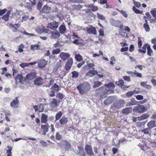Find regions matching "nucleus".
I'll list each match as a JSON object with an SVG mask.
<instances>
[{
	"instance_id": "15",
	"label": "nucleus",
	"mask_w": 156,
	"mask_h": 156,
	"mask_svg": "<svg viewBox=\"0 0 156 156\" xmlns=\"http://www.w3.org/2000/svg\"><path fill=\"white\" fill-rule=\"evenodd\" d=\"M47 63V62L44 59H41L39 60L38 62V66L39 68H44Z\"/></svg>"
},
{
	"instance_id": "6",
	"label": "nucleus",
	"mask_w": 156,
	"mask_h": 156,
	"mask_svg": "<svg viewBox=\"0 0 156 156\" xmlns=\"http://www.w3.org/2000/svg\"><path fill=\"white\" fill-rule=\"evenodd\" d=\"M149 115L147 114H144L141 115L136 117L133 118V121L136 122L137 120L140 121L143 120L149 117Z\"/></svg>"
},
{
	"instance_id": "1",
	"label": "nucleus",
	"mask_w": 156,
	"mask_h": 156,
	"mask_svg": "<svg viewBox=\"0 0 156 156\" xmlns=\"http://www.w3.org/2000/svg\"><path fill=\"white\" fill-rule=\"evenodd\" d=\"M58 5V4L50 2L47 4L43 7L41 12L45 13H48L52 9L51 7L53 8V7L55 6L56 7V8L55 9H53V10L56 11L57 9V6Z\"/></svg>"
},
{
	"instance_id": "17",
	"label": "nucleus",
	"mask_w": 156,
	"mask_h": 156,
	"mask_svg": "<svg viewBox=\"0 0 156 156\" xmlns=\"http://www.w3.org/2000/svg\"><path fill=\"white\" fill-rule=\"evenodd\" d=\"M19 101L17 98H16L15 99L13 100L10 104L11 106L13 108H16L18 107Z\"/></svg>"
},
{
	"instance_id": "24",
	"label": "nucleus",
	"mask_w": 156,
	"mask_h": 156,
	"mask_svg": "<svg viewBox=\"0 0 156 156\" xmlns=\"http://www.w3.org/2000/svg\"><path fill=\"white\" fill-rule=\"evenodd\" d=\"M48 116L44 114L43 113L41 115V122L43 123L46 122L48 121Z\"/></svg>"
},
{
	"instance_id": "61",
	"label": "nucleus",
	"mask_w": 156,
	"mask_h": 156,
	"mask_svg": "<svg viewBox=\"0 0 156 156\" xmlns=\"http://www.w3.org/2000/svg\"><path fill=\"white\" fill-rule=\"evenodd\" d=\"M124 80L127 82H130L131 80L130 77L129 76H124L123 77Z\"/></svg>"
},
{
	"instance_id": "16",
	"label": "nucleus",
	"mask_w": 156,
	"mask_h": 156,
	"mask_svg": "<svg viewBox=\"0 0 156 156\" xmlns=\"http://www.w3.org/2000/svg\"><path fill=\"white\" fill-rule=\"evenodd\" d=\"M43 79L41 77L37 78L34 81V84L36 85H40L42 84Z\"/></svg>"
},
{
	"instance_id": "19",
	"label": "nucleus",
	"mask_w": 156,
	"mask_h": 156,
	"mask_svg": "<svg viewBox=\"0 0 156 156\" xmlns=\"http://www.w3.org/2000/svg\"><path fill=\"white\" fill-rule=\"evenodd\" d=\"M23 80V77L22 75L20 74H18L15 78L16 83L19 82L20 83H22Z\"/></svg>"
},
{
	"instance_id": "12",
	"label": "nucleus",
	"mask_w": 156,
	"mask_h": 156,
	"mask_svg": "<svg viewBox=\"0 0 156 156\" xmlns=\"http://www.w3.org/2000/svg\"><path fill=\"white\" fill-rule=\"evenodd\" d=\"M50 106L51 109L53 110L54 109L57 107L58 104L56 99H53L52 101L49 104Z\"/></svg>"
},
{
	"instance_id": "14",
	"label": "nucleus",
	"mask_w": 156,
	"mask_h": 156,
	"mask_svg": "<svg viewBox=\"0 0 156 156\" xmlns=\"http://www.w3.org/2000/svg\"><path fill=\"white\" fill-rule=\"evenodd\" d=\"M77 147L79 150V151L77 152L76 154L79 156H85L86 154L84 152L83 147L80 146H78Z\"/></svg>"
},
{
	"instance_id": "63",
	"label": "nucleus",
	"mask_w": 156,
	"mask_h": 156,
	"mask_svg": "<svg viewBox=\"0 0 156 156\" xmlns=\"http://www.w3.org/2000/svg\"><path fill=\"white\" fill-rule=\"evenodd\" d=\"M133 11L136 13H139L140 11L136 8L135 6H133Z\"/></svg>"
},
{
	"instance_id": "62",
	"label": "nucleus",
	"mask_w": 156,
	"mask_h": 156,
	"mask_svg": "<svg viewBox=\"0 0 156 156\" xmlns=\"http://www.w3.org/2000/svg\"><path fill=\"white\" fill-rule=\"evenodd\" d=\"M7 11V9H4L0 10V16H2Z\"/></svg>"
},
{
	"instance_id": "18",
	"label": "nucleus",
	"mask_w": 156,
	"mask_h": 156,
	"mask_svg": "<svg viewBox=\"0 0 156 156\" xmlns=\"http://www.w3.org/2000/svg\"><path fill=\"white\" fill-rule=\"evenodd\" d=\"M41 128L43 131V132H40V133L42 135H45L46 133L48 131V128L47 126L46 125H41Z\"/></svg>"
},
{
	"instance_id": "8",
	"label": "nucleus",
	"mask_w": 156,
	"mask_h": 156,
	"mask_svg": "<svg viewBox=\"0 0 156 156\" xmlns=\"http://www.w3.org/2000/svg\"><path fill=\"white\" fill-rule=\"evenodd\" d=\"M70 56V55L67 53L62 52L59 55L60 58L63 60H66Z\"/></svg>"
},
{
	"instance_id": "47",
	"label": "nucleus",
	"mask_w": 156,
	"mask_h": 156,
	"mask_svg": "<svg viewBox=\"0 0 156 156\" xmlns=\"http://www.w3.org/2000/svg\"><path fill=\"white\" fill-rule=\"evenodd\" d=\"M64 95L60 93H58L57 94L56 97L59 99L62 100L64 97Z\"/></svg>"
},
{
	"instance_id": "26",
	"label": "nucleus",
	"mask_w": 156,
	"mask_h": 156,
	"mask_svg": "<svg viewBox=\"0 0 156 156\" xmlns=\"http://www.w3.org/2000/svg\"><path fill=\"white\" fill-rule=\"evenodd\" d=\"M59 30L61 34H64L66 30L65 26L63 25H61L59 28Z\"/></svg>"
},
{
	"instance_id": "9",
	"label": "nucleus",
	"mask_w": 156,
	"mask_h": 156,
	"mask_svg": "<svg viewBox=\"0 0 156 156\" xmlns=\"http://www.w3.org/2000/svg\"><path fill=\"white\" fill-rule=\"evenodd\" d=\"M60 144L65 149H68L70 147L71 145L67 141L62 140L60 142Z\"/></svg>"
},
{
	"instance_id": "30",
	"label": "nucleus",
	"mask_w": 156,
	"mask_h": 156,
	"mask_svg": "<svg viewBox=\"0 0 156 156\" xmlns=\"http://www.w3.org/2000/svg\"><path fill=\"white\" fill-rule=\"evenodd\" d=\"M138 92L134 90L133 91H129L127 92L126 94V95L127 97H130L132 96L134 94H138Z\"/></svg>"
},
{
	"instance_id": "22",
	"label": "nucleus",
	"mask_w": 156,
	"mask_h": 156,
	"mask_svg": "<svg viewBox=\"0 0 156 156\" xmlns=\"http://www.w3.org/2000/svg\"><path fill=\"white\" fill-rule=\"evenodd\" d=\"M147 126L148 127L151 129L156 126L155 122L154 120H151L148 123Z\"/></svg>"
},
{
	"instance_id": "28",
	"label": "nucleus",
	"mask_w": 156,
	"mask_h": 156,
	"mask_svg": "<svg viewBox=\"0 0 156 156\" xmlns=\"http://www.w3.org/2000/svg\"><path fill=\"white\" fill-rule=\"evenodd\" d=\"M141 86L147 89H151V87L150 85L147 84L145 82H143L140 83Z\"/></svg>"
},
{
	"instance_id": "48",
	"label": "nucleus",
	"mask_w": 156,
	"mask_h": 156,
	"mask_svg": "<svg viewBox=\"0 0 156 156\" xmlns=\"http://www.w3.org/2000/svg\"><path fill=\"white\" fill-rule=\"evenodd\" d=\"M151 15L154 17H156V9H152L151 11Z\"/></svg>"
},
{
	"instance_id": "2",
	"label": "nucleus",
	"mask_w": 156,
	"mask_h": 156,
	"mask_svg": "<svg viewBox=\"0 0 156 156\" xmlns=\"http://www.w3.org/2000/svg\"><path fill=\"white\" fill-rule=\"evenodd\" d=\"M77 88L81 94L87 92L90 89V85L87 82H85L77 87Z\"/></svg>"
},
{
	"instance_id": "59",
	"label": "nucleus",
	"mask_w": 156,
	"mask_h": 156,
	"mask_svg": "<svg viewBox=\"0 0 156 156\" xmlns=\"http://www.w3.org/2000/svg\"><path fill=\"white\" fill-rule=\"evenodd\" d=\"M138 46L139 48H140L142 45V42L140 37H139L138 38Z\"/></svg>"
},
{
	"instance_id": "39",
	"label": "nucleus",
	"mask_w": 156,
	"mask_h": 156,
	"mask_svg": "<svg viewBox=\"0 0 156 156\" xmlns=\"http://www.w3.org/2000/svg\"><path fill=\"white\" fill-rule=\"evenodd\" d=\"M124 140H122L121 141H120V140H119V142L118 143H115L114 140H113V141L112 143V145L114 146H116L117 147H119L120 145V143L121 142V143H123V141Z\"/></svg>"
},
{
	"instance_id": "55",
	"label": "nucleus",
	"mask_w": 156,
	"mask_h": 156,
	"mask_svg": "<svg viewBox=\"0 0 156 156\" xmlns=\"http://www.w3.org/2000/svg\"><path fill=\"white\" fill-rule=\"evenodd\" d=\"M97 17L99 19L103 20L105 19V17L103 15H101L98 13H97Z\"/></svg>"
},
{
	"instance_id": "23",
	"label": "nucleus",
	"mask_w": 156,
	"mask_h": 156,
	"mask_svg": "<svg viewBox=\"0 0 156 156\" xmlns=\"http://www.w3.org/2000/svg\"><path fill=\"white\" fill-rule=\"evenodd\" d=\"M35 77V74L34 73H32L28 74L26 75V78L27 79L32 80Z\"/></svg>"
},
{
	"instance_id": "5",
	"label": "nucleus",
	"mask_w": 156,
	"mask_h": 156,
	"mask_svg": "<svg viewBox=\"0 0 156 156\" xmlns=\"http://www.w3.org/2000/svg\"><path fill=\"white\" fill-rule=\"evenodd\" d=\"M85 150L87 155L89 156H94L91 146L87 145L85 147Z\"/></svg>"
},
{
	"instance_id": "52",
	"label": "nucleus",
	"mask_w": 156,
	"mask_h": 156,
	"mask_svg": "<svg viewBox=\"0 0 156 156\" xmlns=\"http://www.w3.org/2000/svg\"><path fill=\"white\" fill-rule=\"evenodd\" d=\"M24 47V45L23 44H21L18 47V51L20 52H22L23 51V48Z\"/></svg>"
},
{
	"instance_id": "11",
	"label": "nucleus",
	"mask_w": 156,
	"mask_h": 156,
	"mask_svg": "<svg viewBox=\"0 0 156 156\" xmlns=\"http://www.w3.org/2000/svg\"><path fill=\"white\" fill-rule=\"evenodd\" d=\"M58 23L56 22H53L49 23L48 26V27L52 30H54L58 28Z\"/></svg>"
},
{
	"instance_id": "49",
	"label": "nucleus",
	"mask_w": 156,
	"mask_h": 156,
	"mask_svg": "<svg viewBox=\"0 0 156 156\" xmlns=\"http://www.w3.org/2000/svg\"><path fill=\"white\" fill-rule=\"evenodd\" d=\"M60 51V49L58 48L53 50L52 53L53 55L57 54H58Z\"/></svg>"
},
{
	"instance_id": "56",
	"label": "nucleus",
	"mask_w": 156,
	"mask_h": 156,
	"mask_svg": "<svg viewBox=\"0 0 156 156\" xmlns=\"http://www.w3.org/2000/svg\"><path fill=\"white\" fill-rule=\"evenodd\" d=\"M7 147L8 149L6 151V153L7 154H11V151L12 147L9 146H8Z\"/></svg>"
},
{
	"instance_id": "42",
	"label": "nucleus",
	"mask_w": 156,
	"mask_h": 156,
	"mask_svg": "<svg viewBox=\"0 0 156 156\" xmlns=\"http://www.w3.org/2000/svg\"><path fill=\"white\" fill-rule=\"evenodd\" d=\"M101 84L102 83L101 82H100L98 81L94 83V85L93 86V87L95 88L96 87H99Z\"/></svg>"
},
{
	"instance_id": "53",
	"label": "nucleus",
	"mask_w": 156,
	"mask_h": 156,
	"mask_svg": "<svg viewBox=\"0 0 156 156\" xmlns=\"http://www.w3.org/2000/svg\"><path fill=\"white\" fill-rule=\"evenodd\" d=\"M135 97H136V99L138 100H142L143 99V97L142 95H135Z\"/></svg>"
},
{
	"instance_id": "34",
	"label": "nucleus",
	"mask_w": 156,
	"mask_h": 156,
	"mask_svg": "<svg viewBox=\"0 0 156 156\" xmlns=\"http://www.w3.org/2000/svg\"><path fill=\"white\" fill-rule=\"evenodd\" d=\"M112 101H113L112 98H109L105 100L104 103L106 105H108L111 103Z\"/></svg>"
},
{
	"instance_id": "10",
	"label": "nucleus",
	"mask_w": 156,
	"mask_h": 156,
	"mask_svg": "<svg viewBox=\"0 0 156 156\" xmlns=\"http://www.w3.org/2000/svg\"><path fill=\"white\" fill-rule=\"evenodd\" d=\"M73 64V60L72 58H70L67 62L65 66V69L66 70H69Z\"/></svg>"
},
{
	"instance_id": "51",
	"label": "nucleus",
	"mask_w": 156,
	"mask_h": 156,
	"mask_svg": "<svg viewBox=\"0 0 156 156\" xmlns=\"http://www.w3.org/2000/svg\"><path fill=\"white\" fill-rule=\"evenodd\" d=\"M72 73L73 74L72 77L73 78H77L79 75L78 73L75 71L73 72Z\"/></svg>"
},
{
	"instance_id": "35",
	"label": "nucleus",
	"mask_w": 156,
	"mask_h": 156,
	"mask_svg": "<svg viewBox=\"0 0 156 156\" xmlns=\"http://www.w3.org/2000/svg\"><path fill=\"white\" fill-rule=\"evenodd\" d=\"M88 6L91 9V10L93 11H96L98 9V7L97 6H95L93 4H90Z\"/></svg>"
},
{
	"instance_id": "58",
	"label": "nucleus",
	"mask_w": 156,
	"mask_h": 156,
	"mask_svg": "<svg viewBox=\"0 0 156 156\" xmlns=\"http://www.w3.org/2000/svg\"><path fill=\"white\" fill-rule=\"evenodd\" d=\"M22 22H23V21H26L29 18V16H27L26 15H23L22 17Z\"/></svg>"
},
{
	"instance_id": "27",
	"label": "nucleus",
	"mask_w": 156,
	"mask_h": 156,
	"mask_svg": "<svg viewBox=\"0 0 156 156\" xmlns=\"http://www.w3.org/2000/svg\"><path fill=\"white\" fill-rule=\"evenodd\" d=\"M132 110L131 107L127 108L122 109V112L123 113L127 114L130 113L131 112Z\"/></svg>"
},
{
	"instance_id": "43",
	"label": "nucleus",
	"mask_w": 156,
	"mask_h": 156,
	"mask_svg": "<svg viewBox=\"0 0 156 156\" xmlns=\"http://www.w3.org/2000/svg\"><path fill=\"white\" fill-rule=\"evenodd\" d=\"M147 54L149 56L151 55V54L152 52V50L151 48V47L149 45H148L147 46Z\"/></svg>"
},
{
	"instance_id": "50",
	"label": "nucleus",
	"mask_w": 156,
	"mask_h": 156,
	"mask_svg": "<svg viewBox=\"0 0 156 156\" xmlns=\"http://www.w3.org/2000/svg\"><path fill=\"white\" fill-rule=\"evenodd\" d=\"M29 63H23L21 64H20V66L23 68H24L25 67H27L29 66Z\"/></svg>"
},
{
	"instance_id": "21",
	"label": "nucleus",
	"mask_w": 156,
	"mask_h": 156,
	"mask_svg": "<svg viewBox=\"0 0 156 156\" xmlns=\"http://www.w3.org/2000/svg\"><path fill=\"white\" fill-rule=\"evenodd\" d=\"M51 34V37L54 39L58 38L60 36L59 33L58 31H53Z\"/></svg>"
},
{
	"instance_id": "46",
	"label": "nucleus",
	"mask_w": 156,
	"mask_h": 156,
	"mask_svg": "<svg viewBox=\"0 0 156 156\" xmlns=\"http://www.w3.org/2000/svg\"><path fill=\"white\" fill-rule=\"evenodd\" d=\"M75 58L77 61L79 62L80 61L82 60V57L79 54L76 55Z\"/></svg>"
},
{
	"instance_id": "45",
	"label": "nucleus",
	"mask_w": 156,
	"mask_h": 156,
	"mask_svg": "<svg viewBox=\"0 0 156 156\" xmlns=\"http://www.w3.org/2000/svg\"><path fill=\"white\" fill-rule=\"evenodd\" d=\"M74 9L77 10H79L82 8V6L80 4L74 5Z\"/></svg>"
},
{
	"instance_id": "3",
	"label": "nucleus",
	"mask_w": 156,
	"mask_h": 156,
	"mask_svg": "<svg viewBox=\"0 0 156 156\" xmlns=\"http://www.w3.org/2000/svg\"><path fill=\"white\" fill-rule=\"evenodd\" d=\"M49 29L45 28L43 26L37 27L36 29V31L40 34L43 32H44L45 33L49 34Z\"/></svg>"
},
{
	"instance_id": "33",
	"label": "nucleus",
	"mask_w": 156,
	"mask_h": 156,
	"mask_svg": "<svg viewBox=\"0 0 156 156\" xmlns=\"http://www.w3.org/2000/svg\"><path fill=\"white\" fill-rule=\"evenodd\" d=\"M87 65L90 68H91L94 66L93 61L92 60H88L87 62Z\"/></svg>"
},
{
	"instance_id": "36",
	"label": "nucleus",
	"mask_w": 156,
	"mask_h": 156,
	"mask_svg": "<svg viewBox=\"0 0 156 156\" xmlns=\"http://www.w3.org/2000/svg\"><path fill=\"white\" fill-rule=\"evenodd\" d=\"M62 115V113L61 112L59 111L58 113H57L55 115V120L56 121L57 120H58L60 119Z\"/></svg>"
},
{
	"instance_id": "40",
	"label": "nucleus",
	"mask_w": 156,
	"mask_h": 156,
	"mask_svg": "<svg viewBox=\"0 0 156 156\" xmlns=\"http://www.w3.org/2000/svg\"><path fill=\"white\" fill-rule=\"evenodd\" d=\"M61 62L62 61L61 60H60L59 62H57L56 65L54 69L55 70L57 71L58 70L61 66Z\"/></svg>"
},
{
	"instance_id": "13",
	"label": "nucleus",
	"mask_w": 156,
	"mask_h": 156,
	"mask_svg": "<svg viewBox=\"0 0 156 156\" xmlns=\"http://www.w3.org/2000/svg\"><path fill=\"white\" fill-rule=\"evenodd\" d=\"M87 33L89 34L94 35L97 34V31L95 27H91L89 28H87Z\"/></svg>"
},
{
	"instance_id": "44",
	"label": "nucleus",
	"mask_w": 156,
	"mask_h": 156,
	"mask_svg": "<svg viewBox=\"0 0 156 156\" xmlns=\"http://www.w3.org/2000/svg\"><path fill=\"white\" fill-rule=\"evenodd\" d=\"M143 27L146 31L148 32L150 31L149 27L147 23H144V24Z\"/></svg>"
},
{
	"instance_id": "4",
	"label": "nucleus",
	"mask_w": 156,
	"mask_h": 156,
	"mask_svg": "<svg viewBox=\"0 0 156 156\" xmlns=\"http://www.w3.org/2000/svg\"><path fill=\"white\" fill-rule=\"evenodd\" d=\"M133 110L138 113H143L147 110V108L144 105H140L135 107Z\"/></svg>"
},
{
	"instance_id": "57",
	"label": "nucleus",
	"mask_w": 156,
	"mask_h": 156,
	"mask_svg": "<svg viewBox=\"0 0 156 156\" xmlns=\"http://www.w3.org/2000/svg\"><path fill=\"white\" fill-rule=\"evenodd\" d=\"M69 1L74 3H81L83 2L82 0H69Z\"/></svg>"
},
{
	"instance_id": "20",
	"label": "nucleus",
	"mask_w": 156,
	"mask_h": 156,
	"mask_svg": "<svg viewBox=\"0 0 156 156\" xmlns=\"http://www.w3.org/2000/svg\"><path fill=\"white\" fill-rule=\"evenodd\" d=\"M97 74V71L95 70H90L86 74V76L92 77Z\"/></svg>"
},
{
	"instance_id": "29",
	"label": "nucleus",
	"mask_w": 156,
	"mask_h": 156,
	"mask_svg": "<svg viewBox=\"0 0 156 156\" xmlns=\"http://www.w3.org/2000/svg\"><path fill=\"white\" fill-rule=\"evenodd\" d=\"M151 129L148 127L142 130L141 132L144 133L145 134L150 135L151 133Z\"/></svg>"
},
{
	"instance_id": "31",
	"label": "nucleus",
	"mask_w": 156,
	"mask_h": 156,
	"mask_svg": "<svg viewBox=\"0 0 156 156\" xmlns=\"http://www.w3.org/2000/svg\"><path fill=\"white\" fill-rule=\"evenodd\" d=\"M55 93L58 92L59 90V86L56 84H55L51 89Z\"/></svg>"
},
{
	"instance_id": "41",
	"label": "nucleus",
	"mask_w": 156,
	"mask_h": 156,
	"mask_svg": "<svg viewBox=\"0 0 156 156\" xmlns=\"http://www.w3.org/2000/svg\"><path fill=\"white\" fill-rule=\"evenodd\" d=\"M48 93L51 97H53L55 96V93L51 89L48 90Z\"/></svg>"
},
{
	"instance_id": "25",
	"label": "nucleus",
	"mask_w": 156,
	"mask_h": 156,
	"mask_svg": "<svg viewBox=\"0 0 156 156\" xmlns=\"http://www.w3.org/2000/svg\"><path fill=\"white\" fill-rule=\"evenodd\" d=\"M10 12H11L10 10L8 11L2 17V19L4 20H5V21H8L9 18V16L10 13Z\"/></svg>"
},
{
	"instance_id": "37",
	"label": "nucleus",
	"mask_w": 156,
	"mask_h": 156,
	"mask_svg": "<svg viewBox=\"0 0 156 156\" xmlns=\"http://www.w3.org/2000/svg\"><path fill=\"white\" fill-rule=\"evenodd\" d=\"M59 122L61 125L66 124L67 122V120L65 118H62L60 120Z\"/></svg>"
},
{
	"instance_id": "7",
	"label": "nucleus",
	"mask_w": 156,
	"mask_h": 156,
	"mask_svg": "<svg viewBox=\"0 0 156 156\" xmlns=\"http://www.w3.org/2000/svg\"><path fill=\"white\" fill-rule=\"evenodd\" d=\"M45 105L41 104L39 105H34L33 106V108L34 109L35 112L38 111L39 112H43L44 108V105Z\"/></svg>"
},
{
	"instance_id": "54",
	"label": "nucleus",
	"mask_w": 156,
	"mask_h": 156,
	"mask_svg": "<svg viewBox=\"0 0 156 156\" xmlns=\"http://www.w3.org/2000/svg\"><path fill=\"white\" fill-rule=\"evenodd\" d=\"M134 76H135L137 77H139L141 78L142 77L141 74L138 72H137L136 70L134 71Z\"/></svg>"
},
{
	"instance_id": "64",
	"label": "nucleus",
	"mask_w": 156,
	"mask_h": 156,
	"mask_svg": "<svg viewBox=\"0 0 156 156\" xmlns=\"http://www.w3.org/2000/svg\"><path fill=\"white\" fill-rule=\"evenodd\" d=\"M128 47H125L122 48L120 49V51L121 52H123L125 51H128Z\"/></svg>"
},
{
	"instance_id": "60",
	"label": "nucleus",
	"mask_w": 156,
	"mask_h": 156,
	"mask_svg": "<svg viewBox=\"0 0 156 156\" xmlns=\"http://www.w3.org/2000/svg\"><path fill=\"white\" fill-rule=\"evenodd\" d=\"M56 139L58 140H59L61 139V136L59 133L57 132L56 135Z\"/></svg>"
},
{
	"instance_id": "32",
	"label": "nucleus",
	"mask_w": 156,
	"mask_h": 156,
	"mask_svg": "<svg viewBox=\"0 0 156 156\" xmlns=\"http://www.w3.org/2000/svg\"><path fill=\"white\" fill-rule=\"evenodd\" d=\"M105 85L108 88V89H109V90L114 89L115 87V85L114 84L112 83L105 84Z\"/></svg>"
},
{
	"instance_id": "38",
	"label": "nucleus",
	"mask_w": 156,
	"mask_h": 156,
	"mask_svg": "<svg viewBox=\"0 0 156 156\" xmlns=\"http://www.w3.org/2000/svg\"><path fill=\"white\" fill-rule=\"evenodd\" d=\"M40 45L39 44H32L31 45V50H37L39 48Z\"/></svg>"
}]
</instances>
